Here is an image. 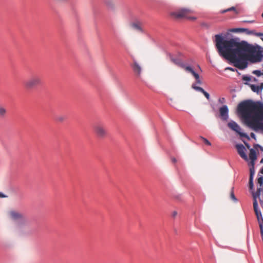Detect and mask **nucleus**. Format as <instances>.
<instances>
[{"instance_id":"obj_1","label":"nucleus","mask_w":263,"mask_h":263,"mask_svg":"<svg viewBox=\"0 0 263 263\" xmlns=\"http://www.w3.org/2000/svg\"><path fill=\"white\" fill-rule=\"evenodd\" d=\"M216 47L219 55L234 64L237 68L247 67V60L259 62L263 57L260 51L247 42H240L238 38L224 40L220 34L215 35Z\"/></svg>"},{"instance_id":"obj_2","label":"nucleus","mask_w":263,"mask_h":263,"mask_svg":"<svg viewBox=\"0 0 263 263\" xmlns=\"http://www.w3.org/2000/svg\"><path fill=\"white\" fill-rule=\"evenodd\" d=\"M238 112L244 120L245 124L255 131L263 130V104L259 102L246 100L237 106Z\"/></svg>"},{"instance_id":"obj_3","label":"nucleus","mask_w":263,"mask_h":263,"mask_svg":"<svg viewBox=\"0 0 263 263\" xmlns=\"http://www.w3.org/2000/svg\"><path fill=\"white\" fill-rule=\"evenodd\" d=\"M193 13L194 11L192 9L183 8L179 10L177 12L172 13L171 15L177 19L185 18L189 20L195 21L197 19L196 17L189 16L190 14Z\"/></svg>"},{"instance_id":"obj_4","label":"nucleus","mask_w":263,"mask_h":263,"mask_svg":"<svg viewBox=\"0 0 263 263\" xmlns=\"http://www.w3.org/2000/svg\"><path fill=\"white\" fill-rule=\"evenodd\" d=\"M27 89H31L42 84V80L40 76L33 75L24 83Z\"/></svg>"},{"instance_id":"obj_5","label":"nucleus","mask_w":263,"mask_h":263,"mask_svg":"<svg viewBox=\"0 0 263 263\" xmlns=\"http://www.w3.org/2000/svg\"><path fill=\"white\" fill-rule=\"evenodd\" d=\"M228 126L229 127V128H230L232 130H233L235 131V132H236L237 133H238L240 137L246 138L248 139H250L249 136L247 135V134L241 132L240 127L235 121H231L230 122H229L228 123Z\"/></svg>"},{"instance_id":"obj_6","label":"nucleus","mask_w":263,"mask_h":263,"mask_svg":"<svg viewBox=\"0 0 263 263\" xmlns=\"http://www.w3.org/2000/svg\"><path fill=\"white\" fill-rule=\"evenodd\" d=\"M93 129L96 135L100 138H104L107 135L106 130L102 124H97L95 125Z\"/></svg>"},{"instance_id":"obj_7","label":"nucleus","mask_w":263,"mask_h":263,"mask_svg":"<svg viewBox=\"0 0 263 263\" xmlns=\"http://www.w3.org/2000/svg\"><path fill=\"white\" fill-rule=\"evenodd\" d=\"M10 217L14 220L20 221L21 222H25L27 221V218L23 214L15 211H11L9 213Z\"/></svg>"},{"instance_id":"obj_8","label":"nucleus","mask_w":263,"mask_h":263,"mask_svg":"<svg viewBox=\"0 0 263 263\" xmlns=\"http://www.w3.org/2000/svg\"><path fill=\"white\" fill-rule=\"evenodd\" d=\"M131 67L134 73L138 77L141 75L142 72V66L135 59H133V63Z\"/></svg>"},{"instance_id":"obj_9","label":"nucleus","mask_w":263,"mask_h":263,"mask_svg":"<svg viewBox=\"0 0 263 263\" xmlns=\"http://www.w3.org/2000/svg\"><path fill=\"white\" fill-rule=\"evenodd\" d=\"M236 147L237 150V152L240 156L246 161H248V158L246 154L245 151L246 148L242 144H237Z\"/></svg>"},{"instance_id":"obj_10","label":"nucleus","mask_w":263,"mask_h":263,"mask_svg":"<svg viewBox=\"0 0 263 263\" xmlns=\"http://www.w3.org/2000/svg\"><path fill=\"white\" fill-rule=\"evenodd\" d=\"M229 109L227 105H223L219 108L220 116L222 120L226 121L228 120L229 115Z\"/></svg>"},{"instance_id":"obj_11","label":"nucleus","mask_w":263,"mask_h":263,"mask_svg":"<svg viewBox=\"0 0 263 263\" xmlns=\"http://www.w3.org/2000/svg\"><path fill=\"white\" fill-rule=\"evenodd\" d=\"M181 66L184 68L186 71L191 73L194 77L195 80L199 79V78H200L199 75L195 72L191 66H185L183 64H182Z\"/></svg>"},{"instance_id":"obj_12","label":"nucleus","mask_w":263,"mask_h":263,"mask_svg":"<svg viewBox=\"0 0 263 263\" xmlns=\"http://www.w3.org/2000/svg\"><path fill=\"white\" fill-rule=\"evenodd\" d=\"M192 87L197 90V91H199L201 92H202L204 96H205V97L208 99V100H210V95L209 94V93H208L206 91H205L202 87H199V86H196L195 84H193L192 86Z\"/></svg>"},{"instance_id":"obj_13","label":"nucleus","mask_w":263,"mask_h":263,"mask_svg":"<svg viewBox=\"0 0 263 263\" xmlns=\"http://www.w3.org/2000/svg\"><path fill=\"white\" fill-rule=\"evenodd\" d=\"M249 158L251 160V164L253 166L254 162L257 159V157L256 151L253 148L250 149Z\"/></svg>"},{"instance_id":"obj_14","label":"nucleus","mask_w":263,"mask_h":263,"mask_svg":"<svg viewBox=\"0 0 263 263\" xmlns=\"http://www.w3.org/2000/svg\"><path fill=\"white\" fill-rule=\"evenodd\" d=\"M105 3L108 8L111 9H114L115 4L112 0H105Z\"/></svg>"},{"instance_id":"obj_15","label":"nucleus","mask_w":263,"mask_h":263,"mask_svg":"<svg viewBox=\"0 0 263 263\" xmlns=\"http://www.w3.org/2000/svg\"><path fill=\"white\" fill-rule=\"evenodd\" d=\"M132 27L135 28V29L141 32H143L144 30L142 29V28L141 27L139 24L138 23H133L132 24Z\"/></svg>"},{"instance_id":"obj_16","label":"nucleus","mask_w":263,"mask_h":263,"mask_svg":"<svg viewBox=\"0 0 263 263\" xmlns=\"http://www.w3.org/2000/svg\"><path fill=\"white\" fill-rule=\"evenodd\" d=\"M234 11L236 14L238 13V11L236 9V8L234 7H232L229 8L228 9L222 10L221 11V13H224L226 12H229V11Z\"/></svg>"},{"instance_id":"obj_17","label":"nucleus","mask_w":263,"mask_h":263,"mask_svg":"<svg viewBox=\"0 0 263 263\" xmlns=\"http://www.w3.org/2000/svg\"><path fill=\"white\" fill-rule=\"evenodd\" d=\"M66 119V116H63V115L58 116H57L55 118L56 121L60 122V123H62V122H64Z\"/></svg>"},{"instance_id":"obj_18","label":"nucleus","mask_w":263,"mask_h":263,"mask_svg":"<svg viewBox=\"0 0 263 263\" xmlns=\"http://www.w3.org/2000/svg\"><path fill=\"white\" fill-rule=\"evenodd\" d=\"M251 88L252 91L256 92H259L262 89V88L259 87L258 86L255 85H251Z\"/></svg>"},{"instance_id":"obj_19","label":"nucleus","mask_w":263,"mask_h":263,"mask_svg":"<svg viewBox=\"0 0 263 263\" xmlns=\"http://www.w3.org/2000/svg\"><path fill=\"white\" fill-rule=\"evenodd\" d=\"M6 109L2 106H0V117H5L6 114Z\"/></svg>"},{"instance_id":"obj_20","label":"nucleus","mask_w":263,"mask_h":263,"mask_svg":"<svg viewBox=\"0 0 263 263\" xmlns=\"http://www.w3.org/2000/svg\"><path fill=\"white\" fill-rule=\"evenodd\" d=\"M255 213L256 216L257 218V220H258V222H260V221H261L263 222V218H262V216L260 211H257V212H255Z\"/></svg>"},{"instance_id":"obj_21","label":"nucleus","mask_w":263,"mask_h":263,"mask_svg":"<svg viewBox=\"0 0 263 263\" xmlns=\"http://www.w3.org/2000/svg\"><path fill=\"white\" fill-rule=\"evenodd\" d=\"M254 199L253 201V208L254 210V212H257V211H259V210H258V204L256 199V197L255 196H254Z\"/></svg>"},{"instance_id":"obj_22","label":"nucleus","mask_w":263,"mask_h":263,"mask_svg":"<svg viewBox=\"0 0 263 263\" xmlns=\"http://www.w3.org/2000/svg\"><path fill=\"white\" fill-rule=\"evenodd\" d=\"M167 55L169 57V58H170L171 60L173 63H174L176 64H179L180 62H179V60L177 59L173 58L172 57V54L171 53H168Z\"/></svg>"},{"instance_id":"obj_23","label":"nucleus","mask_w":263,"mask_h":263,"mask_svg":"<svg viewBox=\"0 0 263 263\" xmlns=\"http://www.w3.org/2000/svg\"><path fill=\"white\" fill-rule=\"evenodd\" d=\"M230 197H231V198L236 201L237 200L235 195H234V188L232 187V189H231V193H230Z\"/></svg>"},{"instance_id":"obj_24","label":"nucleus","mask_w":263,"mask_h":263,"mask_svg":"<svg viewBox=\"0 0 263 263\" xmlns=\"http://www.w3.org/2000/svg\"><path fill=\"white\" fill-rule=\"evenodd\" d=\"M200 138L203 140V141L204 142V143L208 145H211V143H210V142L206 139H205V138L203 137H200Z\"/></svg>"},{"instance_id":"obj_25","label":"nucleus","mask_w":263,"mask_h":263,"mask_svg":"<svg viewBox=\"0 0 263 263\" xmlns=\"http://www.w3.org/2000/svg\"><path fill=\"white\" fill-rule=\"evenodd\" d=\"M253 179L249 178V187L251 190H252L253 188Z\"/></svg>"},{"instance_id":"obj_26","label":"nucleus","mask_w":263,"mask_h":263,"mask_svg":"<svg viewBox=\"0 0 263 263\" xmlns=\"http://www.w3.org/2000/svg\"><path fill=\"white\" fill-rule=\"evenodd\" d=\"M258 223L259 224L261 234L263 235V222L261 221H260V222H258Z\"/></svg>"},{"instance_id":"obj_27","label":"nucleus","mask_w":263,"mask_h":263,"mask_svg":"<svg viewBox=\"0 0 263 263\" xmlns=\"http://www.w3.org/2000/svg\"><path fill=\"white\" fill-rule=\"evenodd\" d=\"M254 174V168H250V178L253 179V175Z\"/></svg>"},{"instance_id":"obj_28","label":"nucleus","mask_w":263,"mask_h":263,"mask_svg":"<svg viewBox=\"0 0 263 263\" xmlns=\"http://www.w3.org/2000/svg\"><path fill=\"white\" fill-rule=\"evenodd\" d=\"M218 102L220 104H224L226 102V100L224 98H220L218 99Z\"/></svg>"},{"instance_id":"obj_29","label":"nucleus","mask_w":263,"mask_h":263,"mask_svg":"<svg viewBox=\"0 0 263 263\" xmlns=\"http://www.w3.org/2000/svg\"><path fill=\"white\" fill-rule=\"evenodd\" d=\"M253 73L255 74H256L257 76H260L261 75V72L260 70H254Z\"/></svg>"},{"instance_id":"obj_30","label":"nucleus","mask_w":263,"mask_h":263,"mask_svg":"<svg viewBox=\"0 0 263 263\" xmlns=\"http://www.w3.org/2000/svg\"><path fill=\"white\" fill-rule=\"evenodd\" d=\"M258 183L261 185L263 182V178L262 177H259L257 180Z\"/></svg>"},{"instance_id":"obj_31","label":"nucleus","mask_w":263,"mask_h":263,"mask_svg":"<svg viewBox=\"0 0 263 263\" xmlns=\"http://www.w3.org/2000/svg\"><path fill=\"white\" fill-rule=\"evenodd\" d=\"M196 82L197 84H199V85H201L202 84V82L201 80L200 79V78H199V79L196 80Z\"/></svg>"},{"instance_id":"obj_32","label":"nucleus","mask_w":263,"mask_h":263,"mask_svg":"<svg viewBox=\"0 0 263 263\" xmlns=\"http://www.w3.org/2000/svg\"><path fill=\"white\" fill-rule=\"evenodd\" d=\"M243 80H245V81H250V78L248 77H244L243 78Z\"/></svg>"},{"instance_id":"obj_33","label":"nucleus","mask_w":263,"mask_h":263,"mask_svg":"<svg viewBox=\"0 0 263 263\" xmlns=\"http://www.w3.org/2000/svg\"><path fill=\"white\" fill-rule=\"evenodd\" d=\"M177 212H176V211H174V212H173V213H172V216H173V217H176V216L177 215Z\"/></svg>"},{"instance_id":"obj_34","label":"nucleus","mask_w":263,"mask_h":263,"mask_svg":"<svg viewBox=\"0 0 263 263\" xmlns=\"http://www.w3.org/2000/svg\"><path fill=\"white\" fill-rule=\"evenodd\" d=\"M5 197L6 196H5L2 193H0V198H3Z\"/></svg>"},{"instance_id":"obj_35","label":"nucleus","mask_w":263,"mask_h":263,"mask_svg":"<svg viewBox=\"0 0 263 263\" xmlns=\"http://www.w3.org/2000/svg\"><path fill=\"white\" fill-rule=\"evenodd\" d=\"M239 30L242 31H247L248 29H245V28H240V29H238Z\"/></svg>"},{"instance_id":"obj_36","label":"nucleus","mask_w":263,"mask_h":263,"mask_svg":"<svg viewBox=\"0 0 263 263\" xmlns=\"http://www.w3.org/2000/svg\"><path fill=\"white\" fill-rule=\"evenodd\" d=\"M171 160H172V161L173 163H175V162H176V159H175V158H172L171 159Z\"/></svg>"},{"instance_id":"obj_37","label":"nucleus","mask_w":263,"mask_h":263,"mask_svg":"<svg viewBox=\"0 0 263 263\" xmlns=\"http://www.w3.org/2000/svg\"><path fill=\"white\" fill-rule=\"evenodd\" d=\"M226 69H229V70H230L233 71H234V70L232 68H231V67H228Z\"/></svg>"},{"instance_id":"obj_38","label":"nucleus","mask_w":263,"mask_h":263,"mask_svg":"<svg viewBox=\"0 0 263 263\" xmlns=\"http://www.w3.org/2000/svg\"><path fill=\"white\" fill-rule=\"evenodd\" d=\"M251 137L253 138H255V135L254 133H251Z\"/></svg>"},{"instance_id":"obj_39","label":"nucleus","mask_w":263,"mask_h":263,"mask_svg":"<svg viewBox=\"0 0 263 263\" xmlns=\"http://www.w3.org/2000/svg\"><path fill=\"white\" fill-rule=\"evenodd\" d=\"M258 146H259V148H260V150L261 151H262V152H263V147H262V146H259V145H258Z\"/></svg>"},{"instance_id":"obj_40","label":"nucleus","mask_w":263,"mask_h":263,"mask_svg":"<svg viewBox=\"0 0 263 263\" xmlns=\"http://www.w3.org/2000/svg\"><path fill=\"white\" fill-rule=\"evenodd\" d=\"M254 21H245V22H247V23H253Z\"/></svg>"},{"instance_id":"obj_41","label":"nucleus","mask_w":263,"mask_h":263,"mask_svg":"<svg viewBox=\"0 0 263 263\" xmlns=\"http://www.w3.org/2000/svg\"><path fill=\"white\" fill-rule=\"evenodd\" d=\"M245 145H246V146H247L248 148H250V145H249L248 143H245Z\"/></svg>"},{"instance_id":"obj_42","label":"nucleus","mask_w":263,"mask_h":263,"mask_svg":"<svg viewBox=\"0 0 263 263\" xmlns=\"http://www.w3.org/2000/svg\"><path fill=\"white\" fill-rule=\"evenodd\" d=\"M260 172L261 173L263 174V167L261 168Z\"/></svg>"},{"instance_id":"obj_43","label":"nucleus","mask_w":263,"mask_h":263,"mask_svg":"<svg viewBox=\"0 0 263 263\" xmlns=\"http://www.w3.org/2000/svg\"><path fill=\"white\" fill-rule=\"evenodd\" d=\"M261 163H262L263 162V159H261V161H260Z\"/></svg>"},{"instance_id":"obj_44","label":"nucleus","mask_w":263,"mask_h":263,"mask_svg":"<svg viewBox=\"0 0 263 263\" xmlns=\"http://www.w3.org/2000/svg\"><path fill=\"white\" fill-rule=\"evenodd\" d=\"M262 17H263V12H262Z\"/></svg>"}]
</instances>
